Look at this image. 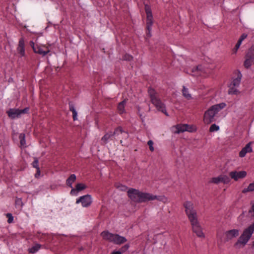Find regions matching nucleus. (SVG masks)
Masks as SVG:
<instances>
[{"label": "nucleus", "instance_id": "obj_30", "mask_svg": "<svg viewBox=\"0 0 254 254\" xmlns=\"http://www.w3.org/2000/svg\"><path fill=\"white\" fill-rule=\"evenodd\" d=\"M86 188V186L82 183H78L76 185L75 189L77 191H81Z\"/></svg>", "mask_w": 254, "mask_h": 254}, {"label": "nucleus", "instance_id": "obj_14", "mask_svg": "<svg viewBox=\"0 0 254 254\" xmlns=\"http://www.w3.org/2000/svg\"><path fill=\"white\" fill-rule=\"evenodd\" d=\"M230 177L235 181H238L240 179H243L247 176V172L245 171H231L229 173Z\"/></svg>", "mask_w": 254, "mask_h": 254}, {"label": "nucleus", "instance_id": "obj_12", "mask_svg": "<svg viewBox=\"0 0 254 254\" xmlns=\"http://www.w3.org/2000/svg\"><path fill=\"white\" fill-rule=\"evenodd\" d=\"M206 73H207V69L202 65H199L191 69V74L193 76H204Z\"/></svg>", "mask_w": 254, "mask_h": 254}, {"label": "nucleus", "instance_id": "obj_36", "mask_svg": "<svg viewBox=\"0 0 254 254\" xmlns=\"http://www.w3.org/2000/svg\"><path fill=\"white\" fill-rule=\"evenodd\" d=\"M6 217L7 218V222L8 223H11L13 221V217L11 213H7L6 214Z\"/></svg>", "mask_w": 254, "mask_h": 254}, {"label": "nucleus", "instance_id": "obj_6", "mask_svg": "<svg viewBox=\"0 0 254 254\" xmlns=\"http://www.w3.org/2000/svg\"><path fill=\"white\" fill-rule=\"evenodd\" d=\"M101 236L105 240L112 242L117 245H121L127 242V240L125 237L120 236L118 234H114L107 231H105L101 233Z\"/></svg>", "mask_w": 254, "mask_h": 254}, {"label": "nucleus", "instance_id": "obj_4", "mask_svg": "<svg viewBox=\"0 0 254 254\" xmlns=\"http://www.w3.org/2000/svg\"><path fill=\"white\" fill-rule=\"evenodd\" d=\"M226 106V104L221 103L211 106L204 113L203 119L204 123L208 124L213 122L215 115L224 108Z\"/></svg>", "mask_w": 254, "mask_h": 254}, {"label": "nucleus", "instance_id": "obj_13", "mask_svg": "<svg viewBox=\"0 0 254 254\" xmlns=\"http://www.w3.org/2000/svg\"><path fill=\"white\" fill-rule=\"evenodd\" d=\"M16 51L19 57H25V42L23 37L19 39Z\"/></svg>", "mask_w": 254, "mask_h": 254}, {"label": "nucleus", "instance_id": "obj_43", "mask_svg": "<svg viewBox=\"0 0 254 254\" xmlns=\"http://www.w3.org/2000/svg\"><path fill=\"white\" fill-rule=\"evenodd\" d=\"M40 175V169H37L36 173L35 175L36 178H38Z\"/></svg>", "mask_w": 254, "mask_h": 254}, {"label": "nucleus", "instance_id": "obj_41", "mask_svg": "<svg viewBox=\"0 0 254 254\" xmlns=\"http://www.w3.org/2000/svg\"><path fill=\"white\" fill-rule=\"evenodd\" d=\"M29 45L31 47V48H32L33 51L34 52H36V50L37 49V45H38L37 44V45H35L33 41H30V43H29Z\"/></svg>", "mask_w": 254, "mask_h": 254}, {"label": "nucleus", "instance_id": "obj_20", "mask_svg": "<svg viewBox=\"0 0 254 254\" xmlns=\"http://www.w3.org/2000/svg\"><path fill=\"white\" fill-rule=\"evenodd\" d=\"M127 99H124L123 101L120 102L118 105L117 110H118V113L120 115H122L123 113H125L126 112L125 108V106L127 104Z\"/></svg>", "mask_w": 254, "mask_h": 254}, {"label": "nucleus", "instance_id": "obj_11", "mask_svg": "<svg viewBox=\"0 0 254 254\" xmlns=\"http://www.w3.org/2000/svg\"><path fill=\"white\" fill-rule=\"evenodd\" d=\"M92 202V197L89 194H86L80 196L76 199V203H81L82 206L84 207L89 206Z\"/></svg>", "mask_w": 254, "mask_h": 254}, {"label": "nucleus", "instance_id": "obj_31", "mask_svg": "<svg viewBox=\"0 0 254 254\" xmlns=\"http://www.w3.org/2000/svg\"><path fill=\"white\" fill-rule=\"evenodd\" d=\"M253 190H254V182L253 183L250 184L247 189H245L243 190V192L245 193L246 192L252 191Z\"/></svg>", "mask_w": 254, "mask_h": 254}, {"label": "nucleus", "instance_id": "obj_39", "mask_svg": "<svg viewBox=\"0 0 254 254\" xmlns=\"http://www.w3.org/2000/svg\"><path fill=\"white\" fill-rule=\"evenodd\" d=\"M32 166L36 169H40L38 166V160L35 158L34 161L32 162Z\"/></svg>", "mask_w": 254, "mask_h": 254}, {"label": "nucleus", "instance_id": "obj_32", "mask_svg": "<svg viewBox=\"0 0 254 254\" xmlns=\"http://www.w3.org/2000/svg\"><path fill=\"white\" fill-rule=\"evenodd\" d=\"M124 131L123 130L122 127H119L115 129L114 131L113 132V134H114V136L115 137V136L118 135L119 134L122 133Z\"/></svg>", "mask_w": 254, "mask_h": 254}, {"label": "nucleus", "instance_id": "obj_37", "mask_svg": "<svg viewBox=\"0 0 254 254\" xmlns=\"http://www.w3.org/2000/svg\"><path fill=\"white\" fill-rule=\"evenodd\" d=\"M147 144L149 146V149L151 151H153L154 149V147H153V142L152 140H149L148 142H147Z\"/></svg>", "mask_w": 254, "mask_h": 254}, {"label": "nucleus", "instance_id": "obj_35", "mask_svg": "<svg viewBox=\"0 0 254 254\" xmlns=\"http://www.w3.org/2000/svg\"><path fill=\"white\" fill-rule=\"evenodd\" d=\"M211 182L215 183V184H219V183H221V176H220L218 177L212 178L211 180Z\"/></svg>", "mask_w": 254, "mask_h": 254}, {"label": "nucleus", "instance_id": "obj_3", "mask_svg": "<svg viewBox=\"0 0 254 254\" xmlns=\"http://www.w3.org/2000/svg\"><path fill=\"white\" fill-rule=\"evenodd\" d=\"M254 232V223L245 229L242 234L234 244L236 249L243 248L248 243Z\"/></svg>", "mask_w": 254, "mask_h": 254}, {"label": "nucleus", "instance_id": "obj_27", "mask_svg": "<svg viewBox=\"0 0 254 254\" xmlns=\"http://www.w3.org/2000/svg\"><path fill=\"white\" fill-rule=\"evenodd\" d=\"M182 93L183 96L187 99L189 100L191 99V95L189 93L188 89L186 88L185 86H183V88L182 90Z\"/></svg>", "mask_w": 254, "mask_h": 254}, {"label": "nucleus", "instance_id": "obj_10", "mask_svg": "<svg viewBox=\"0 0 254 254\" xmlns=\"http://www.w3.org/2000/svg\"><path fill=\"white\" fill-rule=\"evenodd\" d=\"M193 129V127L192 126L187 124H179L172 127V131L175 133H180L185 131L192 132Z\"/></svg>", "mask_w": 254, "mask_h": 254}, {"label": "nucleus", "instance_id": "obj_21", "mask_svg": "<svg viewBox=\"0 0 254 254\" xmlns=\"http://www.w3.org/2000/svg\"><path fill=\"white\" fill-rule=\"evenodd\" d=\"M76 179V177L74 174H71L66 180V184L69 187L72 188V184L74 183Z\"/></svg>", "mask_w": 254, "mask_h": 254}, {"label": "nucleus", "instance_id": "obj_16", "mask_svg": "<svg viewBox=\"0 0 254 254\" xmlns=\"http://www.w3.org/2000/svg\"><path fill=\"white\" fill-rule=\"evenodd\" d=\"M252 142H249L239 152V156L240 157H244L245 156L247 153H250L253 151L251 147Z\"/></svg>", "mask_w": 254, "mask_h": 254}, {"label": "nucleus", "instance_id": "obj_1", "mask_svg": "<svg viewBox=\"0 0 254 254\" xmlns=\"http://www.w3.org/2000/svg\"><path fill=\"white\" fill-rule=\"evenodd\" d=\"M185 212L190 223L193 232L200 238H203L204 235L202 232V228L198 220L196 211L194 209L192 203L186 201L184 204Z\"/></svg>", "mask_w": 254, "mask_h": 254}, {"label": "nucleus", "instance_id": "obj_33", "mask_svg": "<svg viewBox=\"0 0 254 254\" xmlns=\"http://www.w3.org/2000/svg\"><path fill=\"white\" fill-rule=\"evenodd\" d=\"M221 182L224 184H227L230 181L229 177L226 175H222L221 176Z\"/></svg>", "mask_w": 254, "mask_h": 254}, {"label": "nucleus", "instance_id": "obj_38", "mask_svg": "<svg viewBox=\"0 0 254 254\" xmlns=\"http://www.w3.org/2000/svg\"><path fill=\"white\" fill-rule=\"evenodd\" d=\"M123 59L124 60L129 61L132 59V57L129 54H126L123 56Z\"/></svg>", "mask_w": 254, "mask_h": 254}, {"label": "nucleus", "instance_id": "obj_15", "mask_svg": "<svg viewBox=\"0 0 254 254\" xmlns=\"http://www.w3.org/2000/svg\"><path fill=\"white\" fill-rule=\"evenodd\" d=\"M50 51V50L48 46H46V45H37V49L35 53L44 56L49 53Z\"/></svg>", "mask_w": 254, "mask_h": 254}, {"label": "nucleus", "instance_id": "obj_19", "mask_svg": "<svg viewBox=\"0 0 254 254\" xmlns=\"http://www.w3.org/2000/svg\"><path fill=\"white\" fill-rule=\"evenodd\" d=\"M115 139L114 134L112 131H110L106 133L101 138V141L104 143L106 144L109 140H113Z\"/></svg>", "mask_w": 254, "mask_h": 254}, {"label": "nucleus", "instance_id": "obj_23", "mask_svg": "<svg viewBox=\"0 0 254 254\" xmlns=\"http://www.w3.org/2000/svg\"><path fill=\"white\" fill-rule=\"evenodd\" d=\"M237 87L236 86H232V85L230 84L229 89L228 90L229 94H234L237 95L239 93V90L237 89Z\"/></svg>", "mask_w": 254, "mask_h": 254}, {"label": "nucleus", "instance_id": "obj_42", "mask_svg": "<svg viewBox=\"0 0 254 254\" xmlns=\"http://www.w3.org/2000/svg\"><path fill=\"white\" fill-rule=\"evenodd\" d=\"M77 190H76V189H73L72 188V189L70 191V194L71 195H76L77 194Z\"/></svg>", "mask_w": 254, "mask_h": 254}, {"label": "nucleus", "instance_id": "obj_2", "mask_svg": "<svg viewBox=\"0 0 254 254\" xmlns=\"http://www.w3.org/2000/svg\"><path fill=\"white\" fill-rule=\"evenodd\" d=\"M127 195L132 201L138 203L146 202L154 200L163 201L165 199L164 196L141 192L134 189H129L127 190Z\"/></svg>", "mask_w": 254, "mask_h": 254}, {"label": "nucleus", "instance_id": "obj_40", "mask_svg": "<svg viewBox=\"0 0 254 254\" xmlns=\"http://www.w3.org/2000/svg\"><path fill=\"white\" fill-rule=\"evenodd\" d=\"M129 247V244H126V245H124L121 248V252L122 253L125 252L126 251H127Z\"/></svg>", "mask_w": 254, "mask_h": 254}, {"label": "nucleus", "instance_id": "obj_7", "mask_svg": "<svg viewBox=\"0 0 254 254\" xmlns=\"http://www.w3.org/2000/svg\"><path fill=\"white\" fill-rule=\"evenodd\" d=\"M145 11L146 14V35L148 37H150V32L151 27L153 24V15L150 6L147 4L145 5Z\"/></svg>", "mask_w": 254, "mask_h": 254}, {"label": "nucleus", "instance_id": "obj_25", "mask_svg": "<svg viewBox=\"0 0 254 254\" xmlns=\"http://www.w3.org/2000/svg\"><path fill=\"white\" fill-rule=\"evenodd\" d=\"M246 56L254 60V44L248 50Z\"/></svg>", "mask_w": 254, "mask_h": 254}, {"label": "nucleus", "instance_id": "obj_22", "mask_svg": "<svg viewBox=\"0 0 254 254\" xmlns=\"http://www.w3.org/2000/svg\"><path fill=\"white\" fill-rule=\"evenodd\" d=\"M254 61V59H253L252 58H249V57H247V56L246 55V60H245V61L244 62V66L246 68H248L252 65Z\"/></svg>", "mask_w": 254, "mask_h": 254}, {"label": "nucleus", "instance_id": "obj_8", "mask_svg": "<svg viewBox=\"0 0 254 254\" xmlns=\"http://www.w3.org/2000/svg\"><path fill=\"white\" fill-rule=\"evenodd\" d=\"M29 112V108L26 107L23 109L11 108L6 111L8 117L11 119L20 118L22 114H28Z\"/></svg>", "mask_w": 254, "mask_h": 254}, {"label": "nucleus", "instance_id": "obj_18", "mask_svg": "<svg viewBox=\"0 0 254 254\" xmlns=\"http://www.w3.org/2000/svg\"><path fill=\"white\" fill-rule=\"evenodd\" d=\"M248 36V35L246 33H243L241 37H240L238 41V42L237 43L236 45H235V48L233 49V54H236L239 49L240 46H241L243 41L245 40Z\"/></svg>", "mask_w": 254, "mask_h": 254}, {"label": "nucleus", "instance_id": "obj_9", "mask_svg": "<svg viewBox=\"0 0 254 254\" xmlns=\"http://www.w3.org/2000/svg\"><path fill=\"white\" fill-rule=\"evenodd\" d=\"M239 235V230L234 229L226 231L224 233L223 238H220L218 235L217 238L221 242L226 243L236 238Z\"/></svg>", "mask_w": 254, "mask_h": 254}, {"label": "nucleus", "instance_id": "obj_26", "mask_svg": "<svg viewBox=\"0 0 254 254\" xmlns=\"http://www.w3.org/2000/svg\"><path fill=\"white\" fill-rule=\"evenodd\" d=\"M116 188L118 189L119 190L123 191H126L127 190V187L120 183H116L115 184Z\"/></svg>", "mask_w": 254, "mask_h": 254}, {"label": "nucleus", "instance_id": "obj_28", "mask_svg": "<svg viewBox=\"0 0 254 254\" xmlns=\"http://www.w3.org/2000/svg\"><path fill=\"white\" fill-rule=\"evenodd\" d=\"M25 136L24 133H20L19 135L20 139V144L21 146L24 147L26 144Z\"/></svg>", "mask_w": 254, "mask_h": 254}, {"label": "nucleus", "instance_id": "obj_29", "mask_svg": "<svg viewBox=\"0 0 254 254\" xmlns=\"http://www.w3.org/2000/svg\"><path fill=\"white\" fill-rule=\"evenodd\" d=\"M41 248V245L39 244H36L33 246L29 249V252L30 253H35L37 252Z\"/></svg>", "mask_w": 254, "mask_h": 254}, {"label": "nucleus", "instance_id": "obj_44", "mask_svg": "<svg viewBox=\"0 0 254 254\" xmlns=\"http://www.w3.org/2000/svg\"><path fill=\"white\" fill-rule=\"evenodd\" d=\"M112 254H122V252L121 251H113L112 253Z\"/></svg>", "mask_w": 254, "mask_h": 254}, {"label": "nucleus", "instance_id": "obj_45", "mask_svg": "<svg viewBox=\"0 0 254 254\" xmlns=\"http://www.w3.org/2000/svg\"><path fill=\"white\" fill-rule=\"evenodd\" d=\"M122 142H123V141H122V140H120V143H122Z\"/></svg>", "mask_w": 254, "mask_h": 254}, {"label": "nucleus", "instance_id": "obj_34", "mask_svg": "<svg viewBox=\"0 0 254 254\" xmlns=\"http://www.w3.org/2000/svg\"><path fill=\"white\" fill-rule=\"evenodd\" d=\"M219 129V127L216 124L212 125L209 128L210 132H214L218 131Z\"/></svg>", "mask_w": 254, "mask_h": 254}, {"label": "nucleus", "instance_id": "obj_5", "mask_svg": "<svg viewBox=\"0 0 254 254\" xmlns=\"http://www.w3.org/2000/svg\"><path fill=\"white\" fill-rule=\"evenodd\" d=\"M148 92L150 98L151 103L154 105L156 109L161 112L168 116L166 112L164 104L161 101L158 96V94L153 88H149Z\"/></svg>", "mask_w": 254, "mask_h": 254}, {"label": "nucleus", "instance_id": "obj_24", "mask_svg": "<svg viewBox=\"0 0 254 254\" xmlns=\"http://www.w3.org/2000/svg\"><path fill=\"white\" fill-rule=\"evenodd\" d=\"M69 110L71 112H72V117H73V120L74 121L76 120L77 113L72 103H69Z\"/></svg>", "mask_w": 254, "mask_h": 254}, {"label": "nucleus", "instance_id": "obj_17", "mask_svg": "<svg viewBox=\"0 0 254 254\" xmlns=\"http://www.w3.org/2000/svg\"><path fill=\"white\" fill-rule=\"evenodd\" d=\"M236 77H234L233 80L230 83L232 86L239 87L241 82L242 74L239 71H237L236 72Z\"/></svg>", "mask_w": 254, "mask_h": 254}]
</instances>
